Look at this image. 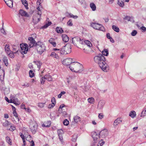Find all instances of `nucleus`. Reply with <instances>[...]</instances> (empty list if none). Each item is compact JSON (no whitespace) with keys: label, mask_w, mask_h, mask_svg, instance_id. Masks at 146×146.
Here are the masks:
<instances>
[{"label":"nucleus","mask_w":146,"mask_h":146,"mask_svg":"<svg viewBox=\"0 0 146 146\" xmlns=\"http://www.w3.org/2000/svg\"><path fill=\"white\" fill-rule=\"evenodd\" d=\"M45 104V103H39L38 104V107H39L40 108H42L44 106Z\"/></svg>","instance_id":"obj_49"},{"label":"nucleus","mask_w":146,"mask_h":146,"mask_svg":"<svg viewBox=\"0 0 146 146\" xmlns=\"http://www.w3.org/2000/svg\"><path fill=\"white\" fill-rule=\"evenodd\" d=\"M78 137V135L76 134H74L72 137V141L74 142H75L76 141Z\"/></svg>","instance_id":"obj_39"},{"label":"nucleus","mask_w":146,"mask_h":146,"mask_svg":"<svg viewBox=\"0 0 146 146\" xmlns=\"http://www.w3.org/2000/svg\"><path fill=\"white\" fill-rule=\"evenodd\" d=\"M5 3L9 7L11 8L13 7V0H8V1H5Z\"/></svg>","instance_id":"obj_19"},{"label":"nucleus","mask_w":146,"mask_h":146,"mask_svg":"<svg viewBox=\"0 0 146 146\" xmlns=\"http://www.w3.org/2000/svg\"><path fill=\"white\" fill-rule=\"evenodd\" d=\"M72 59L70 58H67L62 62V63L64 65L70 66L72 64H73L74 62H72Z\"/></svg>","instance_id":"obj_10"},{"label":"nucleus","mask_w":146,"mask_h":146,"mask_svg":"<svg viewBox=\"0 0 146 146\" xmlns=\"http://www.w3.org/2000/svg\"><path fill=\"white\" fill-rule=\"evenodd\" d=\"M45 79H44V77H42L41 79V83L42 84H43L45 82Z\"/></svg>","instance_id":"obj_56"},{"label":"nucleus","mask_w":146,"mask_h":146,"mask_svg":"<svg viewBox=\"0 0 146 146\" xmlns=\"http://www.w3.org/2000/svg\"><path fill=\"white\" fill-rule=\"evenodd\" d=\"M137 32L136 31L134 30L132 31L131 33V35L132 36H135L137 34Z\"/></svg>","instance_id":"obj_52"},{"label":"nucleus","mask_w":146,"mask_h":146,"mask_svg":"<svg viewBox=\"0 0 146 146\" xmlns=\"http://www.w3.org/2000/svg\"><path fill=\"white\" fill-rule=\"evenodd\" d=\"M68 14L70 17L71 18H72L74 19H76L78 17V16H77L74 15L72 14L68 13Z\"/></svg>","instance_id":"obj_44"},{"label":"nucleus","mask_w":146,"mask_h":146,"mask_svg":"<svg viewBox=\"0 0 146 146\" xmlns=\"http://www.w3.org/2000/svg\"><path fill=\"white\" fill-rule=\"evenodd\" d=\"M88 100L89 102L90 103H92L94 100V99L93 98H88Z\"/></svg>","instance_id":"obj_46"},{"label":"nucleus","mask_w":146,"mask_h":146,"mask_svg":"<svg viewBox=\"0 0 146 146\" xmlns=\"http://www.w3.org/2000/svg\"><path fill=\"white\" fill-rule=\"evenodd\" d=\"M72 42L76 46H77V44H82L83 43V41L79 37L77 36L72 38Z\"/></svg>","instance_id":"obj_8"},{"label":"nucleus","mask_w":146,"mask_h":146,"mask_svg":"<svg viewBox=\"0 0 146 146\" xmlns=\"http://www.w3.org/2000/svg\"><path fill=\"white\" fill-rule=\"evenodd\" d=\"M9 127H10V128H7V129L10 130L11 131H13L15 129V127L11 125L10 124Z\"/></svg>","instance_id":"obj_40"},{"label":"nucleus","mask_w":146,"mask_h":146,"mask_svg":"<svg viewBox=\"0 0 146 146\" xmlns=\"http://www.w3.org/2000/svg\"><path fill=\"white\" fill-rule=\"evenodd\" d=\"M44 79H46L48 81H51L52 80L51 76L48 75H45L44 76Z\"/></svg>","instance_id":"obj_32"},{"label":"nucleus","mask_w":146,"mask_h":146,"mask_svg":"<svg viewBox=\"0 0 146 146\" xmlns=\"http://www.w3.org/2000/svg\"><path fill=\"white\" fill-rule=\"evenodd\" d=\"M37 9L38 11V12L36 15H34L33 17V21L35 24L40 21L42 14L40 8L39 7L37 8Z\"/></svg>","instance_id":"obj_4"},{"label":"nucleus","mask_w":146,"mask_h":146,"mask_svg":"<svg viewBox=\"0 0 146 146\" xmlns=\"http://www.w3.org/2000/svg\"><path fill=\"white\" fill-rule=\"evenodd\" d=\"M100 136L102 138H105L106 137L108 134V132L106 129H104L102 130L100 132Z\"/></svg>","instance_id":"obj_11"},{"label":"nucleus","mask_w":146,"mask_h":146,"mask_svg":"<svg viewBox=\"0 0 146 146\" xmlns=\"http://www.w3.org/2000/svg\"><path fill=\"white\" fill-rule=\"evenodd\" d=\"M34 62H35L36 64L37 65V67L38 68L39 70L40 69V66L42 65V64L41 62L40 61H34Z\"/></svg>","instance_id":"obj_33"},{"label":"nucleus","mask_w":146,"mask_h":146,"mask_svg":"<svg viewBox=\"0 0 146 146\" xmlns=\"http://www.w3.org/2000/svg\"><path fill=\"white\" fill-rule=\"evenodd\" d=\"M51 102H52V103H53L54 104H55V103H56V101L55 99L53 97L52 98L51 100Z\"/></svg>","instance_id":"obj_60"},{"label":"nucleus","mask_w":146,"mask_h":146,"mask_svg":"<svg viewBox=\"0 0 146 146\" xmlns=\"http://www.w3.org/2000/svg\"><path fill=\"white\" fill-rule=\"evenodd\" d=\"M13 103L14 104H15L16 106H18L20 104V103L19 102H16V101H13Z\"/></svg>","instance_id":"obj_62"},{"label":"nucleus","mask_w":146,"mask_h":146,"mask_svg":"<svg viewBox=\"0 0 146 146\" xmlns=\"http://www.w3.org/2000/svg\"><path fill=\"white\" fill-rule=\"evenodd\" d=\"M118 4L120 7H123L124 5V3L121 0H118Z\"/></svg>","instance_id":"obj_36"},{"label":"nucleus","mask_w":146,"mask_h":146,"mask_svg":"<svg viewBox=\"0 0 146 146\" xmlns=\"http://www.w3.org/2000/svg\"><path fill=\"white\" fill-rule=\"evenodd\" d=\"M30 129L33 133H35L37 130V125L35 123H33V125H30Z\"/></svg>","instance_id":"obj_13"},{"label":"nucleus","mask_w":146,"mask_h":146,"mask_svg":"<svg viewBox=\"0 0 146 146\" xmlns=\"http://www.w3.org/2000/svg\"><path fill=\"white\" fill-rule=\"evenodd\" d=\"M54 38H51L49 40V42L53 46L55 47L56 44L55 42H54Z\"/></svg>","instance_id":"obj_27"},{"label":"nucleus","mask_w":146,"mask_h":146,"mask_svg":"<svg viewBox=\"0 0 146 146\" xmlns=\"http://www.w3.org/2000/svg\"><path fill=\"white\" fill-rule=\"evenodd\" d=\"M50 56L55 58L57 60H58L59 58V57L58 54L54 52H52L51 53Z\"/></svg>","instance_id":"obj_26"},{"label":"nucleus","mask_w":146,"mask_h":146,"mask_svg":"<svg viewBox=\"0 0 146 146\" xmlns=\"http://www.w3.org/2000/svg\"><path fill=\"white\" fill-rule=\"evenodd\" d=\"M62 38L63 41L65 42H68L69 40V37L66 34L62 35Z\"/></svg>","instance_id":"obj_20"},{"label":"nucleus","mask_w":146,"mask_h":146,"mask_svg":"<svg viewBox=\"0 0 146 146\" xmlns=\"http://www.w3.org/2000/svg\"><path fill=\"white\" fill-rule=\"evenodd\" d=\"M56 31L58 33H62L64 32L62 29L60 27H57L56 29Z\"/></svg>","instance_id":"obj_22"},{"label":"nucleus","mask_w":146,"mask_h":146,"mask_svg":"<svg viewBox=\"0 0 146 146\" xmlns=\"http://www.w3.org/2000/svg\"><path fill=\"white\" fill-rule=\"evenodd\" d=\"M22 4L24 5L27 9H28V3L26 0H21Z\"/></svg>","instance_id":"obj_30"},{"label":"nucleus","mask_w":146,"mask_h":146,"mask_svg":"<svg viewBox=\"0 0 146 146\" xmlns=\"http://www.w3.org/2000/svg\"><path fill=\"white\" fill-rule=\"evenodd\" d=\"M84 43L89 47H91L92 45L91 42L87 40H86L84 41Z\"/></svg>","instance_id":"obj_37"},{"label":"nucleus","mask_w":146,"mask_h":146,"mask_svg":"<svg viewBox=\"0 0 146 146\" xmlns=\"http://www.w3.org/2000/svg\"><path fill=\"white\" fill-rule=\"evenodd\" d=\"M26 134H25L26 133H25V135H23L22 133H20V136L21 137V138H22L23 140H24V139H25V137L26 138L28 137V136L29 137V138L31 137V136L30 135H27V134L28 133L27 132H26Z\"/></svg>","instance_id":"obj_21"},{"label":"nucleus","mask_w":146,"mask_h":146,"mask_svg":"<svg viewBox=\"0 0 146 146\" xmlns=\"http://www.w3.org/2000/svg\"><path fill=\"white\" fill-rule=\"evenodd\" d=\"M129 116L133 118L136 116L135 112L134 111H131L129 114Z\"/></svg>","instance_id":"obj_24"},{"label":"nucleus","mask_w":146,"mask_h":146,"mask_svg":"<svg viewBox=\"0 0 146 146\" xmlns=\"http://www.w3.org/2000/svg\"><path fill=\"white\" fill-rule=\"evenodd\" d=\"M54 105H55V104H54V103H52V104H50L48 106V107L49 108H52L54 106Z\"/></svg>","instance_id":"obj_55"},{"label":"nucleus","mask_w":146,"mask_h":146,"mask_svg":"<svg viewBox=\"0 0 146 146\" xmlns=\"http://www.w3.org/2000/svg\"><path fill=\"white\" fill-rule=\"evenodd\" d=\"M5 50L7 54L9 55H10L11 52H12L10 50L9 45V44H7L5 46Z\"/></svg>","instance_id":"obj_18"},{"label":"nucleus","mask_w":146,"mask_h":146,"mask_svg":"<svg viewBox=\"0 0 146 146\" xmlns=\"http://www.w3.org/2000/svg\"><path fill=\"white\" fill-rule=\"evenodd\" d=\"M104 117V115L102 113H100L98 115V118L100 119H102Z\"/></svg>","instance_id":"obj_58"},{"label":"nucleus","mask_w":146,"mask_h":146,"mask_svg":"<svg viewBox=\"0 0 146 146\" xmlns=\"http://www.w3.org/2000/svg\"><path fill=\"white\" fill-rule=\"evenodd\" d=\"M121 121L120 120V118H117L115 120L114 122V125L115 126L118 125V124L120 123Z\"/></svg>","instance_id":"obj_25"},{"label":"nucleus","mask_w":146,"mask_h":146,"mask_svg":"<svg viewBox=\"0 0 146 146\" xmlns=\"http://www.w3.org/2000/svg\"><path fill=\"white\" fill-rule=\"evenodd\" d=\"M104 143V141H103L102 140V139L99 142L97 146H102Z\"/></svg>","instance_id":"obj_45"},{"label":"nucleus","mask_w":146,"mask_h":146,"mask_svg":"<svg viewBox=\"0 0 146 146\" xmlns=\"http://www.w3.org/2000/svg\"><path fill=\"white\" fill-rule=\"evenodd\" d=\"M67 24L69 26H72L73 25L72 23V20L71 19L69 20L67 23Z\"/></svg>","instance_id":"obj_51"},{"label":"nucleus","mask_w":146,"mask_h":146,"mask_svg":"<svg viewBox=\"0 0 146 146\" xmlns=\"http://www.w3.org/2000/svg\"><path fill=\"white\" fill-rule=\"evenodd\" d=\"M21 109H23L26 110V108H25V105L24 104H22L21 106Z\"/></svg>","instance_id":"obj_63"},{"label":"nucleus","mask_w":146,"mask_h":146,"mask_svg":"<svg viewBox=\"0 0 146 146\" xmlns=\"http://www.w3.org/2000/svg\"><path fill=\"white\" fill-rule=\"evenodd\" d=\"M112 29L117 32H119V28L115 25H113L112 26Z\"/></svg>","instance_id":"obj_35"},{"label":"nucleus","mask_w":146,"mask_h":146,"mask_svg":"<svg viewBox=\"0 0 146 146\" xmlns=\"http://www.w3.org/2000/svg\"><path fill=\"white\" fill-rule=\"evenodd\" d=\"M146 114V108H145L141 113V117H143Z\"/></svg>","instance_id":"obj_42"},{"label":"nucleus","mask_w":146,"mask_h":146,"mask_svg":"<svg viewBox=\"0 0 146 146\" xmlns=\"http://www.w3.org/2000/svg\"><path fill=\"white\" fill-rule=\"evenodd\" d=\"M71 79L72 78L70 77L67 78V82H68V83H69L71 82Z\"/></svg>","instance_id":"obj_64"},{"label":"nucleus","mask_w":146,"mask_h":146,"mask_svg":"<svg viewBox=\"0 0 146 146\" xmlns=\"http://www.w3.org/2000/svg\"><path fill=\"white\" fill-rule=\"evenodd\" d=\"M92 135L94 142H95L97 140H98L100 138V135L99 132L97 133L96 132H92Z\"/></svg>","instance_id":"obj_12"},{"label":"nucleus","mask_w":146,"mask_h":146,"mask_svg":"<svg viewBox=\"0 0 146 146\" xmlns=\"http://www.w3.org/2000/svg\"><path fill=\"white\" fill-rule=\"evenodd\" d=\"M29 76L32 78L34 76V74L32 70H30L29 71Z\"/></svg>","instance_id":"obj_43"},{"label":"nucleus","mask_w":146,"mask_h":146,"mask_svg":"<svg viewBox=\"0 0 146 146\" xmlns=\"http://www.w3.org/2000/svg\"><path fill=\"white\" fill-rule=\"evenodd\" d=\"M3 26L2 28L0 29V31L1 32L3 33L4 35H5L6 34V33L5 32L4 29L3 28Z\"/></svg>","instance_id":"obj_47"},{"label":"nucleus","mask_w":146,"mask_h":146,"mask_svg":"<svg viewBox=\"0 0 146 146\" xmlns=\"http://www.w3.org/2000/svg\"><path fill=\"white\" fill-rule=\"evenodd\" d=\"M69 68L71 71L74 72L80 73L83 70V66L77 62H73Z\"/></svg>","instance_id":"obj_2"},{"label":"nucleus","mask_w":146,"mask_h":146,"mask_svg":"<svg viewBox=\"0 0 146 146\" xmlns=\"http://www.w3.org/2000/svg\"><path fill=\"white\" fill-rule=\"evenodd\" d=\"M5 71L4 70H0V79L1 81L4 80L5 76Z\"/></svg>","instance_id":"obj_17"},{"label":"nucleus","mask_w":146,"mask_h":146,"mask_svg":"<svg viewBox=\"0 0 146 146\" xmlns=\"http://www.w3.org/2000/svg\"><path fill=\"white\" fill-rule=\"evenodd\" d=\"M74 122H72V125H73L74 123L75 124V123H76L80 122L81 120V118L80 117L77 115H76L74 117Z\"/></svg>","instance_id":"obj_15"},{"label":"nucleus","mask_w":146,"mask_h":146,"mask_svg":"<svg viewBox=\"0 0 146 146\" xmlns=\"http://www.w3.org/2000/svg\"><path fill=\"white\" fill-rule=\"evenodd\" d=\"M21 50L20 51L22 54H26L28 50V45L27 44H20Z\"/></svg>","instance_id":"obj_6"},{"label":"nucleus","mask_w":146,"mask_h":146,"mask_svg":"<svg viewBox=\"0 0 146 146\" xmlns=\"http://www.w3.org/2000/svg\"><path fill=\"white\" fill-rule=\"evenodd\" d=\"M3 60L6 66H7L8 65V59L6 57L4 56L3 58Z\"/></svg>","instance_id":"obj_29"},{"label":"nucleus","mask_w":146,"mask_h":146,"mask_svg":"<svg viewBox=\"0 0 146 146\" xmlns=\"http://www.w3.org/2000/svg\"><path fill=\"white\" fill-rule=\"evenodd\" d=\"M66 93V92L64 91H62L61 92V93L59 94L58 96V98H60L62 95L65 94Z\"/></svg>","instance_id":"obj_50"},{"label":"nucleus","mask_w":146,"mask_h":146,"mask_svg":"<svg viewBox=\"0 0 146 146\" xmlns=\"http://www.w3.org/2000/svg\"><path fill=\"white\" fill-rule=\"evenodd\" d=\"M13 114L17 118V119H19L18 117V115L17 114L16 112V111H13Z\"/></svg>","instance_id":"obj_54"},{"label":"nucleus","mask_w":146,"mask_h":146,"mask_svg":"<svg viewBox=\"0 0 146 146\" xmlns=\"http://www.w3.org/2000/svg\"><path fill=\"white\" fill-rule=\"evenodd\" d=\"M58 136H59V137L60 139V140L61 142H62V141L63 140V137L62 136V135L61 134H59Z\"/></svg>","instance_id":"obj_61"},{"label":"nucleus","mask_w":146,"mask_h":146,"mask_svg":"<svg viewBox=\"0 0 146 146\" xmlns=\"http://www.w3.org/2000/svg\"><path fill=\"white\" fill-rule=\"evenodd\" d=\"M28 43L29 44L28 47L30 48L36 46V43L33 37H29L28 38Z\"/></svg>","instance_id":"obj_9"},{"label":"nucleus","mask_w":146,"mask_h":146,"mask_svg":"<svg viewBox=\"0 0 146 146\" xmlns=\"http://www.w3.org/2000/svg\"><path fill=\"white\" fill-rule=\"evenodd\" d=\"M91 26L93 28L96 30L103 31L104 27L101 25L96 22L91 23Z\"/></svg>","instance_id":"obj_7"},{"label":"nucleus","mask_w":146,"mask_h":146,"mask_svg":"<svg viewBox=\"0 0 146 146\" xmlns=\"http://www.w3.org/2000/svg\"><path fill=\"white\" fill-rule=\"evenodd\" d=\"M102 54L103 56H107L108 55L109 52L108 49H104L102 52Z\"/></svg>","instance_id":"obj_28"},{"label":"nucleus","mask_w":146,"mask_h":146,"mask_svg":"<svg viewBox=\"0 0 146 146\" xmlns=\"http://www.w3.org/2000/svg\"><path fill=\"white\" fill-rule=\"evenodd\" d=\"M35 46L38 52L40 54H41L45 50L46 47L44 44L40 42H37Z\"/></svg>","instance_id":"obj_3"},{"label":"nucleus","mask_w":146,"mask_h":146,"mask_svg":"<svg viewBox=\"0 0 146 146\" xmlns=\"http://www.w3.org/2000/svg\"><path fill=\"white\" fill-rule=\"evenodd\" d=\"M48 124H47V123H45L44 124H43L42 125V126L43 127H49L50 123V122H48Z\"/></svg>","instance_id":"obj_41"},{"label":"nucleus","mask_w":146,"mask_h":146,"mask_svg":"<svg viewBox=\"0 0 146 146\" xmlns=\"http://www.w3.org/2000/svg\"><path fill=\"white\" fill-rule=\"evenodd\" d=\"M65 105L64 104H62L60 105L59 107V111H61L60 110H62V108L65 106Z\"/></svg>","instance_id":"obj_57"},{"label":"nucleus","mask_w":146,"mask_h":146,"mask_svg":"<svg viewBox=\"0 0 146 146\" xmlns=\"http://www.w3.org/2000/svg\"><path fill=\"white\" fill-rule=\"evenodd\" d=\"M71 47L69 44H66L60 50V52L61 54H66L71 52Z\"/></svg>","instance_id":"obj_5"},{"label":"nucleus","mask_w":146,"mask_h":146,"mask_svg":"<svg viewBox=\"0 0 146 146\" xmlns=\"http://www.w3.org/2000/svg\"><path fill=\"white\" fill-rule=\"evenodd\" d=\"M63 124L65 125H67L69 123L67 119H65L63 121Z\"/></svg>","instance_id":"obj_48"},{"label":"nucleus","mask_w":146,"mask_h":146,"mask_svg":"<svg viewBox=\"0 0 146 146\" xmlns=\"http://www.w3.org/2000/svg\"><path fill=\"white\" fill-rule=\"evenodd\" d=\"M51 24V22H48V23L46 24L43 26H42L41 27L42 29H46L47 28L48 26H50Z\"/></svg>","instance_id":"obj_38"},{"label":"nucleus","mask_w":146,"mask_h":146,"mask_svg":"<svg viewBox=\"0 0 146 146\" xmlns=\"http://www.w3.org/2000/svg\"><path fill=\"white\" fill-rule=\"evenodd\" d=\"M94 60L104 72H107L109 70V66L105 62V57L102 54L95 56L94 58Z\"/></svg>","instance_id":"obj_1"},{"label":"nucleus","mask_w":146,"mask_h":146,"mask_svg":"<svg viewBox=\"0 0 146 146\" xmlns=\"http://www.w3.org/2000/svg\"><path fill=\"white\" fill-rule=\"evenodd\" d=\"M4 93L5 94H7L9 92V89L6 88L4 90Z\"/></svg>","instance_id":"obj_53"},{"label":"nucleus","mask_w":146,"mask_h":146,"mask_svg":"<svg viewBox=\"0 0 146 146\" xmlns=\"http://www.w3.org/2000/svg\"><path fill=\"white\" fill-rule=\"evenodd\" d=\"M70 86L72 88L74 89L75 90H76L77 89V86L76 84H75L74 86L72 85Z\"/></svg>","instance_id":"obj_59"},{"label":"nucleus","mask_w":146,"mask_h":146,"mask_svg":"<svg viewBox=\"0 0 146 146\" xmlns=\"http://www.w3.org/2000/svg\"><path fill=\"white\" fill-rule=\"evenodd\" d=\"M10 123L8 121L6 120L3 123V125L5 127H10Z\"/></svg>","instance_id":"obj_31"},{"label":"nucleus","mask_w":146,"mask_h":146,"mask_svg":"<svg viewBox=\"0 0 146 146\" xmlns=\"http://www.w3.org/2000/svg\"><path fill=\"white\" fill-rule=\"evenodd\" d=\"M90 7L92 9V11H95L96 9V5L94 3H92L90 4Z\"/></svg>","instance_id":"obj_23"},{"label":"nucleus","mask_w":146,"mask_h":146,"mask_svg":"<svg viewBox=\"0 0 146 146\" xmlns=\"http://www.w3.org/2000/svg\"><path fill=\"white\" fill-rule=\"evenodd\" d=\"M6 140L7 142L10 145H12V142L10 138L9 137L7 136L6 137Z\"/></svg>","instance_id":"obj_34"},{"label":"nucleus","mask_w":146,"mask_h":146,"mask_svg":"<svg viewBox=\"0 0 146 146\" xmlns=\"http://www.w3.org/2000/svg\"><path fill=\"white\" fill-rule=\"evenodd\" d=\"M105 104V102L104 101L102 100L100 101L98 104V109H102Z\"/></svg>","instance_id":"obj_14"},{"label":"nucleus","mask_w":146,"mask_h":146,"mask_svg":"<svg viewBox=\"0 0 146 146\" xmlns=\"http://www.w3.org/2000/svg\"><path fill=\"white\" fill-rule=\"evenodd\" d=\"M19 13L22 16L27 17H29V15L25 11L22 9H20L19 10Z\"/></svg>","instance_id":"obj_16"}]
</instances>
